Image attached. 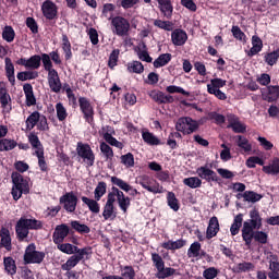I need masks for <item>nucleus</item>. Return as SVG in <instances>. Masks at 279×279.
<instances>
[{"mask_svg":"<svg viewBox=\"0 0 279 279\" xmlns=\"http://www.w3.org/2000/svg\"><path fill=\"white\" fill-rule=\"evenodd\" d=\"M0 236V250L1 247H4L7 252H12V238L10 236V230L2 228Z\"/></svg>","mask_w":279,"mask_h":279,"instance_id":"nucleus-24","label":"nucleus"},{"mask_svg":"<svg viewBox=\"0 0 279 279\" xmlns=\"http://www.w3.org/2000/svg\"><path fill=\"white\" fill-rule=\"evenodd\" d=\"M151 260L154 267H156L157 272L155 277L158 279L171 278L175 275V269L172 267H165V259L158 253H151Z\"/></svg>","mask_w":279,"mask_h":279,"instance_id":"nucleus-3","label":"nucleus"},{"mask_svg":"<svg viewBox=\"0 0 279 279\" xmlns=\"http://www.w3.org/2000/svg\"><path fill=\"white\" fill-rule=\"evenodd\" d=\"M167 202L171 210H174V213H178L180 210V201H178V197H175V193L168 192Z\"/></svg>","mask_w":279,"mask_h":279,"instance_id":"nucleus-44","label":"nucleus"},{"mask_svg":"<svg viewBox=\"0 0 279 279\" xmlns=\"http://www.w3.org/2000/svg\"><path fill=\"white\" fill-rule=\"evenodd\" d=\"M71 234V228L66 223H61L54 228V232L52 234V241L54 245H59V243H64V239H66Z\"/></svg>","mask_w":279,"mask_h":279,"instance_id":"nucleus-13","label":"nucleus"},{"mask_svg":"<svg viewBox=\"0 0 279 279\" xmlns=\"http://www.w3.org/2000/svg\"><path fill=\"white\" fill-rule=\"evenodd\" d=\"M4 64H5L4 69H5V75L8 77V81L12 86H14V84H16V77L14 76V63H12V59L7 57L4 59Z\"/></svg>","mask_w":279,"mask_h":279,"instance_id":"nucleus-22","label":"nucleus"},{"mask_svg":"<svg viewBox=\"0 0 279 279\" xmlns=\"http://www.w3.org/2000/svg\"><path fill=\"white\" fill-rule=\"evenodd\" d=\"M16 77L20 82H27V80H36L38 77V72H34V71L19 72Z\"/></svg>","mask_w":279,"mask_h":279,"instance_id":"nucleus-54","label":"nucleus"},{"mask_svg":"<svg viewBox=\"0 0 279 279\" xmlns=\"http://www.w3.org/2000/svg\"><path fill=\"white\" fill-rule=\"evenodd\" d=\"M183 184L189 189H199L202 186V179L197 177H190L183 179Z\"/></svg>","mask_w":279,"mask_h":279,"instance_id":"nucleus-50","label":"nucleus"},{"mask_svg":"<svg viewBox=\"0 0 279 279\" xmlns=\"http://www.w3.org/2000/svg\"><path fill=\"white\" fill-rule=\"evenodd\" d=\"M242 239L246 247H250L252 245V241H256V243H260V245H266L269 235L265 231H260V229H252L251 231H243Z\"/></svg>","mask_w":279,"mask_h":279,"instance_id":"nucleus-7","label":"nucleus"},{"mask_svg":"<svg viewBox=\"0 0 279 279\" xmlns=\"http://www.w3.org/2000/svg\"><path fill=\"white\" fill-rule=\"evenodd\" d=\"M28 143L35 151H45V146H43V142H40V138L36 133L32 132L28 134Z\"/></svg>","mask_w":279,"mask_h":279,"instance_id":"nucleus-32","label":"nucleus"},{"mask_svg":"<svg viewBox=\"0 0 279 279\" xmlns=\"http://www.w3.org/2000/svg\"><path fill=\"white\" fill-rule=\"evenodd\" d=\"M81 199L83 204L87 205L90 213H93L94 215H99L101 210V205H99V201H97L96 198H88L86 196H82Z\"/></svg>","mask_w":279,"mask_h":279,"instance_id":"nucleus-25","label":"nucleus"},{"mask_svg":"<svg viewBox=\"0 0 279 279\" xmlns=\"http://www.w3.org/2000/svg\"><path fill=\"white\" fill-rule=\"evenodd\" d=\"M173 56L171 53H161L154 62L153 65L155 69H161V66H167L171 62Z\"/></svg>","mask_w":279,"mask_h":279,"instance_id":"nucleus-37","label":"nucleus"},{"mask_svg":"<svg viewBox=\"0 0 279 279\" xmlns=\"http://www.w3.org/2000/svg\"><path fill=\"white\" fill-rule=\"evenodd\" d=\"M241 228H243V214H238L233 218V222L230 227L231 236H236L239 232H241Z\"/></svg>","mask_w":279,"mask_h":279,"instance_id":"nucleus-26","label":"nucleus"},{"mask_svg":"<svg viewBox=\"0 0 279 279\" xmlns=\"http://www.w3.org/2000/svg\"><path fill=\"white\" fill-rule=\"evenodd\" d=\"M108 190V184L104 181L98 182L95 191H94V197L97 202L101 199L106 195V191Z\"/></svg>","mask_w":279,"mask_h":279,"instance_id":"nucleus-45","label":"nucleus"},{"mask_svg":"<svg viewBox=\"0 0 279 279\" xmlns=\"http://www.w3.org/2000/svg\"><path fill=\"white\" fill-rule=\"evenodd\" d=\"M78 106L83 114V119L86 121V123L93 125L95 123V107H93V104H90V99L86 97H80Z\"/></svg>","mask_w":279,"mask_h":279,"instance_id":"nucleus-11","label":"nucleus"},{"mask_svg":"<svg viewBox=\"0 0 279 279\" xmlns=\"http://www.w3.org/2000/svg\"><path fill=\"white\" fill-rule=\"evenodd\" d=\"M177 132H181L184 136L193 134L199 130V123L191 117H181L175 123Z\"/></svg>","mask_w":279,"mask_h":279,"instance_id":"nucleus-5","label":"nucleus"},{"mask_svg":"<svg viewBox=\"0 0 279 279\" xmlns=\"http://www.w3.org/2000/svg\"><path fill=\"white\" fill-rule=\"evenodd\" d=\"M231 33L235 40H240L241 43H247V36L245 35V33H243V31H241V27L233 25L231 28Z\"/></svg>","mask_w":279,"mask_h":279,"instance_id":"nucleus-58","label":"nucleus"},{"mask_svg":"<svg viewBox=\"0 0 279 279\" xmlns=\"http://www.w3.org/2000/svg\"><path fill=\"white\" fill-rule=\"evenodd\" d=\"M128 71H129V73L141 74V73H143V71H145V66L140 61H133L132 63H129Z\"/></svg>","mask_w":279,"mask_h":279,"instance_id":"nucleus-64","label":"nucleus"},{"mask_svg":"<svg viewBox=\"0 0 279 279\" xmlns=\"http://www.w3.org/2000/svg\"><path fill=\"white\" fill-rule=\"evenodd\" d=\"M238 199L243 197L244 202H251L252 204H256V202H260L263 195L254 192V191H245L243 194L236 195Z\"/></svg>","mask_w":279,"mask_h":279,"instance_id":"nucleus-27","label":"nucleus"},{"mask_svg":"<svg viewBox=\"0 0 279 279\" xmlns=\"http://www.w3.org/2000/svg\"><path fill=\"white\" fill-rule=\"evenodd\" d=\"M254 269V265L251 262L239 263L233 267L234 274H245L247 271H252Z\"/></svg>","mask_w":279,"mask_h":279,"instance_id":"nucleus-46","label":"nucleus"},{"mask_svg":"<svg viewBox=\"0 0 279 279\" xmlns=\"http://www.w3.org/2000/svg\"><path fill=\"white\" fill-rule=\"evenodd\" d=\"M186 245V240H177V241H171L169 240L168 242H163L161 244V247L163 250H170V251H175V250H182Z\"/></svg>","mask_w":279,"mask_h":279,"instance_id":"nucleus-31","label":"nucleus"},{"mask_svg":"<svg viewBox=\"0 0 279 279\" xmlns=\"http://www.w3.org/2000/svg\"><path fill=\"white\" fill-rule=\"evenodd\" d=\"M23 92L25 95V105L27 108H32V106H36V96L34 95V86L29 83H25L23 85Z\"/></svg>","mask_w":279,"mask_h":279,"instance_id":"nucleus-19","label":"nucleus"},{"mask_svg":"<svg viewBox=\"0 0 279 279\" xmlns=\"http://www.w3.org/2000/svg\"><path fill=\"white\" fill-rule=\"evenodd\" d=\"M171 40L172 45H174L175 47H182L183 45H186V41L189 40V35L184 29L175 28L171 33Z\"/></svg>","mask_w":279,"mask_h":279,"instance_id":"nucleus-17","label":"nucleus"},{"mask_svg":"<svg viewBox=\"0 0 279 279\" xmlns=\"http://www.w3.org/2000/svg\"><path fill=\"white\" fill-rule=\"evenodd\" d=\"M41 14L47 21H53L58 19V4L51 0H46L41 4Z\"/></svg>","mask_w":279,"mask_h":279,"instance_id":"nucleus-14","label":"nucleus"},{"mask_svg":"<svg viewBox=\"0 0 279 279\" xmlns=\"http://www.w3.org/2000/svg\"><path fill=\"white\" fill-rule=\"evenodd\" d=\"M154 25L165 32H173V22L171 21L155 20Z\"/></svg>","mask_w":279,"mask_h":279,"instance_id":"nucleus-55","label":"nucleus"},{"mask_svg":"<svg viewBox=\"0 0 279 279\" xmlns=\"http://www.w3.org/2000/svg\"><path fill=\"white\" fill-rule=\"evenodd\" d=\"M102 217L105 221H108V219H114L117 217V214L114 213V205L106 203L102 210Z\"/></svg>","mask_w":279,"mask_h":279,"instance_id":"nucleus-51","label":"nucleus"},{"mask_svg":"<svg viewBox=\"0 0 279 279\" xmlns=\"http://www.w3.org/2000/svg\"><path fill=\"white\" fill-rule=\"evenodd\" d=\"M70 226L72 230H75V232H78V234H90V227L81 223L80 220H72Z\"/></svg>","mask_w":279,"mask_h":279,"instance_id":"nucleus-41","label":"nucleus"},{"mask_svg":"<svg viewBox=\"0 0 279 279\" xmlns=\"http://www.w3.org/2000/svg\"><path fill=\"white\" fill-rule=\"evenodd\" d=\"M17 143L14 140L2 138L0 140V151H12Z\"/></svg>","mask_w":279,"mask_h":279,"instance_id":"nucleus-48","label":"nucleus"},{"mask_svg":"<svg viewBox=\"0 0 279 279\" xmlns=\"http://www.w3.org/2000/svg\"><path fill=\"white\" fill-rule=\"evenodd\" d=\"M35 156L38 159V167L40 171L47 173L49 171V166L47 165V160L45 159V150L43 151H35Z\"/></svg>","mask_w":279,"mask_h":279,"instance_id":"nucleus-49","label":"nucleus"},{"mask_svg":"<svg viewBox=\"0 0 279 279\" xmlns=\"http://www.w3.org/2000/svg\"><path fill=\"white\" fill-rule=\"evenodd\" d=\"M219 219L217 216H214L209 219V223L206 230V239H215L219 234Z\"/></svg>","mask_w":279,"mask_h":279,"instance_id":"nucleus-20","label":"nucleus"},{"mask_svg":"<svg viewBox=\"0 0 279 279\" xmlns=\"http://www.w3.org/2000/svg\"><path fill=\"white\" fill-rule=\"evenodd\" d=\"M111 183L114 186H118L121 191H124V193H130L132 197H136V195H141V192L136 189H133L132 185H130L128 182H125L123 179H120L119 177H111Z\"/></svg>","mask_w":279,"mask_h":279,"instance_id":"nucleus-16","label":"nucleus"},{"mask_svg":"<svg viewBox=\"0 0 279 279\" xmlns=\"http://www.w3.org/2000/svg\"><path fill=\"white\" fill-rule=\"evenodd\" d=\"M117 202L120 210H122L124 215L128 214V208H130L132 204V199L130 198V196H125V194H122L121 196H118Z\"/></svg>","mask_w":279,"mask_h":279,"instance_id":"nucleus-42","label":"nucleus"},{"mask_svg":"<svg viewBox=\"0 0 279 279\" xmlns=\"http://www.w3.org/2000/svg\"><path fill=\"white\" fill-rule=\"evenodd\" d=\"M265 101L269 104L274 101H278L279 99V86L278 85H270L267 87V95L265 96Z\"/></svg>","mask_w":279,"mask_h":279,"instance_id":"nucleus-33","label":"nucleus"},{"mask_svg":"<svg viewBox=\"0 0 279 279\" xmlns=\"http://www.w3.org/2000/svg\"><path fill=\"white\" fill-rule=\"evenodd\" d=\"M90 254H93V247L86 246L81 248V252L70 256L66 263L61 265L62 271H71V269L80 265L81 260H84V256H90Z\"/></svg>","mask_w":279,"mask_h":279,"instance_id":"nucleus-6","label":"nucleus"},{"mask_svg":"<svg viewBox=\"0 0 279 279\" xmlns=\"http://www.w3.org/2000/svg\"><path fill=\"white\" fill-rule=\"evenodd\" d=\"M114 10H117V5H114L113 3H105L102 5L100 19L112 21V19H114Z\"/></svg>","mask_w":279,"mask_h":279,"instance_id":"nucleus-29","label":"nucleus"},{"mask_svg":"<svg viewBox=\"0 0 279 279\" xmlns=\"http://www.w3.org/2000/svg\"><path fill=\"white\" fill-rule=\"evenodd\" d=\"M29 230H43V221L21 217L15 225L17 240L25 241L29 236Z\"/></svg>","mask_w":279,"mask_h":279,"instance_id":"nucleus-1","label":"nucleus"},{"mask_svg":"<svg viewBox=\"0 0 279 279\" xmlns=\"http://www.w3.org/2000/svg\"><path fill=\"white\" fill-rule=\"evenodd\" d=\"M201 251H202V244L199 242L192 243L190 248L187 250L189 258H197V256H199Z\"/></svg>","mask_w":279,"mask_h":279,"instance_id":"nucleus-60","label":"nucleus"},{"mask_svg":"<svg viewBox=\"0 0 279 279\" xmlns=\"http://www.w3.org/2000/svg\"><path fill=\"white\" fill-rule=\"evenodd\" d=\"M56 110H57V119L59 121H66V117H69V112H66V108L62 102H58L56 105Z\"/></svg>","mask_w":279,"mask_h":279,"instance_id":"nucleus-61","label":"nucleus"},{"mask_svg":"<svg viewBox=\"0 0 279 279\" xmlns=\"http://www.w3.org/2000/svg\"><path fill=\"white\" fill-rule=\"evenodd\" d=\"M40 58H41L43 66L48 74L54 73L57 71L56 69H53V62L51 61L50 54L41 53Z\"/></svg>","mask_w":279,"mask_h":279,"instance_id":"nucleus-43","label":"nucleus"},{"mask_svg":"<svg viewBox=\"0 0 279 279\" xmlns=\"http://www.w3.org/2000/svg\"><path fill=\"white\" fill-rule=\"evenodd\" d=\"M121 53V50L119 49H113L109 56L108 60V66L109 69L114 70V66L119 64V56Z\"/></svg>","mask_w":279,"mask_h":279,"instance_id":"nucleus-52","label":"nucleus"},{"mask_svg":"<svg viewBox=\"0 0 279 279\" xmlns=\"http://www.w3.org/2000/svg\"><path fill=\"white\" fill-rule=\"evenodd\" d=\"M142 138L144 143H146V145H150V146L161 145L160 138H158V136L154 135V133L149 131L142 132Z\"/></svg>","mask_w":279,"mask_h":279,"instance_id":"nucleus-36","label":"nucleus"},{"mask_svg":"<svg viewBox=\"0 0 279 279\" xmlns=\"http://www.w3.org/2000/svg\"><path fill=\"white\" fill-rule=\"evenodd\" d=\"M76 154L81 159H83V162H85L87 167H94L95 153L89 144L78 142L76 145Z\"/></svg>","mask_w":279,"mask_h":279,"instance_id":"nucleus-10","label":"nucleus"},{"mask_svg":"<svg viewBox=\"0 0 279 279\" xmlns=\"http://www.w3.org/2000/svg\"><path fill=\"white\" fill-rule=\"evenodd\" d=\"M77 202H80V199L73 191L66 192L59 198V204L63 205L65 213H75L77 209Z\"/></svg>","mask_w":279,"mask_h":279,"instance_id":"nucleus-12","label":"nucleus"},{"mask_svg":"<svg viewBox=\"0 0 279 279\" xmlns=\"http://www.w3.org/2000/svg\"><path fill=\"white\" fill-rule=\"evenodd\" d=\"M130 20L121 15H116L113 19H111V32L114 34V36H130Z\"/></svg>","mask_w":279,"mask_h":279,"instance_id":"nucleus-4","label":"nucleus"},{"mask_svg":"<svg viewBox=\"0 0 279 279\" xmlns=\"http://www.w3.org/2000/svg\"><path fill=\"white\" fill-rule=\"evenodd\" d=\"M106 143L111 145L112 147H117L118 149H123L124 145L122 142H119L117 137L112 136L109 132L102 134Z\"/></svg>","mask_w":279,"mask_h":279,"instance_id":"nucleus-47","label":"nucleus"},{"mask_svg":"<svg viewBox=\"0 0 279 279\" xmlns=\"http://www.w3.org/2000/svg\"><path fill=\"white\" fill-rule=\"evenodd\" d=\"M157 2L165 19H171L173 16V4H171V0H157Z\"/></svg>","mask_w":279,"mask_h":279,"instance_id":"nucleus-21","label":"nucleus"},{"mask_svg":"<svg viewBox=\"0 0 279 279\" xmlns=\"http://www.w3.org/2000/svg\"><path fill=\"white\" fill-rule=\"evenodd\" d=\"M262 171L268 175H278L279 174V158L275 157L270 165L264 166Z\"/></svg>","mask_w":279,"mask_h":279,"instance_id":"nucleus-30","label":"nucleus"},{"mask_svg":"<svg viewBox=\"0 0 279 279\" xmlns=\"http://www.w3.org/2000/svg\"><path fill=\"white\" fill-rule=\"evenodd\" d=\"M3 266H4V271L9 276H15L16 274V260L14 258L8 256L3 258Z\"/></svg>","mask_w":279,"mask_h":279,"instance_id":"nucleus-34","label":"nucleus"},{"mask_svg":"<svg viewBox=\"0 0 279 279\" xmlns=\"http://www.w3.org/2000/svg\"><path fill=\"white\" fill-rule=\"evenodd\" d=\"M120 278H123V279H136V270H134V266H130V265H126V266H123L121 265L120 266Z\"/></svg>","mask_w":279,"mask_h":279,"instance_id":"nucleus-38","label":"nucleus"},{"mask_svg":"<svg viewBox=\"0 0 279 279\" xmlns=\"http://www.w3.org/2000/svg\"><path fill=\"white\" fill-rule=\"evenodd\" d=\"M100 151L104 154L106 160H112L114 158V150L106 142L100 143Z\"/></svg>","mask_w":279,"mask_h":279,"instance_id":"nucleus-57","label":"nucleus"},{"mask_svg":"<svg viewBox=\"0 0 279 279\" xmlns=\"http://www.w3.org/2000/svg\"><path fill=\"white\" fill-rule=\"evenodd\" d=\"M57 250H59L60 252H62L63 254H77L80 252H82V248L71 244V243H59L57 244Z\"/></svg>","mask_w":279,"mask_h":279,"instance_id":"nucleus-28","label":"nucleus"},{"mask_svg":"<svg viewBox=\"0 0 279 279\" xmlns=\"http://www.w3.org/2000/svg\"><path fill=\"white\" fill-rule=\"evenodd\" d=\"M45 252L36 251V244L31 243L26 246L24 253L25 265H40L45 260Z\"/></svg>","mask_w":279,"mask_h":279,"instance_id":"nucleus-8","label":"nucleus"},{"mask_svg":"<svg viewBox=\"0 0 279 279\" xmlns=\"http://www.w3.org/2000/svg\"><path fill=\"white\" fill-rule=\"evenodd\" d=\"M223 86H226V80L211 78L210 84L207 85V92H210V88H213V90H219V88H223Z\"/></svg>","mask_w":279,"mask_h":279,"instance_id":"nucleus-63","label":"nucleus"},{"mask_svg":"<svg viewBox=\"0 0 279 279\" xmlns=\"http://www.w3.org/2000/svg\"><path fill=\"white\" fill-rule=\"evenodd\" d=\"M16 36V33L14 32V28L12 26H5L2 32V38L7 43H14V38Z\"/></svg>","mask_w":279,"mask_h":279,"instance_id":"nucleus-56","label":"nucleus"},{"mask_svg":"<svg viewBox=\"0 0 279 279\" xmlns=\"http://www.w3.org/2000/svg\"><path fill=\"white\" fill-rule=\"evenodd\" d=\"M41 58L39 54H34L27 59V69H33L34 71L40 69Z\"/></svg>","mask_w":279,"mask_h":279,"instance_id":"nucleus-59","label":"nucleus"},{"mask_svg":"<svg viewBox=\"0 0 279 279\" xmlns=\"http://www.w3.org/2000/svg\"><path fill=\"white\" fill-rule=\"evenodd\" d=\"M252 45L253 47L247 52L248 58H254V56L263 51V39H260V37L257 35H254L252 37Z\"/></svg>","mask_w":279,"mask_h":279,"instance_id":"nucleus-23","label":"nucleus"},{"mask_svg":"<svg viewBox=\"0 0 279 279\" xmlns=\"http://www.w3.org/2000/svg\"><path fill=\"white\" fill-rule=\"evenodd\" d=\"M48 85L52 93H60L62 90V83L58 71L48 73Z\"/></svg>","mask_w":279,"mask_h":279,"instance_id":"nucleus-18","label":"nucleus"},{"mask_svg":"<svg viewBox=\"0 0 279 279\" xmlns=\"http://www.w3.org/2000/svg\"><path fill=\"white\" fill-rule=\"evenodd\" d=\"M63 52H64V58L65 61L71 60L73 58V51H71V41L69 40V36L66 34L62 35V45H61Z\"/></svg>","mask_w":279,"mask_h":279,"instance_id":"nucleus-40","label":"nucleus"},{"mask_svg":"<svg viewBox=\"0 0 279 279\" xmlns=\"http://www.w3.org/2000/svg\"><path fill=\"white\" fill-rule=\"evenodd\" d=\"M210 171L211 169L208 168V166H202L196 169L198 178H201V180H206L207 182L210 180Z\"/></svg>","mask_w":279,"mask_h":279,"instance_id":"nucleus-62","label":"nucleus"},{"mask_svg":"<svg viewBox=\"0 0 279 279\" xmlns=\"http://www.w3.org/2000/svg\"><path fill=\"white\" fill-rule=\"evenodd\" d=\"M250 218L243 222L241 232L263 229V217H260V211L256 207L250 211Z\"/></svg>","mask_w":279,"mask_h":279,"instance_id":"nucleus-9","label":"nucleus"},{"mask_svg":"<svg viewBox=\"0 0 279 279\" xmlns=\"http://www.w3.org/2000/svg\"><path fill=\"white\" fill-rule=\"evenodd\" d=\"M140 184L148 191V193H154V195L158 193H162V190H160V183H158L156 180L149 178L148 175L142 177L140 180Z\"/></svg>","mask_w":279,"mask_h":279,"instance_id":"nucleus-15","label":"nucleus"},{"mask_svg":"<svg viewBox=\"0 0 279 279\" xmlns=\"http://www.w3.org/2000/svg\"><path fill=\"white\" fill-rule=\"evenodd\" d=\"M279 60V48L274 50L272 52H268L265 56V62L268 64V66H274V64H278Z\"/></svg>","mask_w":279,"mask_h":279,"instance_id":"nucleus-53","label":"nucleus"},{"mask_svg":"<svg viewBox=\"0 0 279 279\" xmlns=\"http://www.w3.org/2000/svg\"><path fill=\"white\" fill-rule=\"evenodd\" d=\"M40 121V112L38 111H34L33 113H31L25 123H26V130H34V128H36V125H38V122Z\"/></svg>","mask_w":279,"mask_h":279,"instance_id":"nucleus-39","label":"nucleus"},{"mask_svg":"<svg viewBox=\"0 0 279 279\" xmlns=\"http://www.w3.org/2000/svg\"><path fill=\"white\" fill-rule=\"evenodd\" d=\"M235 143L240 149H243L245 154H250L252 151V144L250 143V140L243 135H236L235 136Z\"/></svg>","mask_w":279,"mask_h":279,"instance_id":"nucleus-35","label":"nucleus"},{"mask_svg":"<svg viewBox=\"0 0 279 279\" xmlns=\"http://www.w3.org/2000/svg\"><path fill=\"white\" fill-rule=\"evenodd\" d=\"M11 179L13 182L11 195L14 202H19L23 197V194L27 195L29 193V184L19 172H12Z\"/></svg>","mask_w":279,"mask_h":279,"instance_id":"nucleus-2","label":"nucleus"}]
</instances>
